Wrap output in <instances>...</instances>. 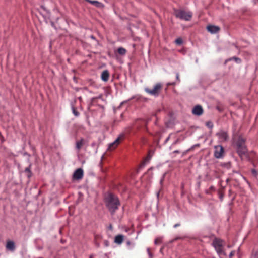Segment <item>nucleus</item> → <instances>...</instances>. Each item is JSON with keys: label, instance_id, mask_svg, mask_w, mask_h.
I'll list each match as a JSON object with an SVG mask.
<instances>
[{"label": "nucleus", "instance_id": "2f4dec72", "mask_svg": "<svg viewBox=\"0 0 258 258\" xmlns=\"http://www.w3.org/2000/svg\"><path fill=\"white\" fill-rule=\"evenodd\" d=\"M230 178H227L226 179V183H228L230 181Z\"/></svg>", "mask_w": 258, "mask_h": 258}, {"label": "nucleus", "instance_id": "393cba45", "mask_svg": "<svg viewBox=\"0 0 258 258\" xmlns=\"http://www.w3.org/2000/svg\"><path fill=\"white\" fill-rule=\"evenodd\" d=\"M180 225V224L179 223L175 224L174 225V228H177V227L179 226Z\"/></svg>", "mask_w": 258, "mask_h": 258}, {"label": "nucleus", "instance_id": "f704fd0d", "mask_svg": "<svg viewBox=\"0 0 258 258\" xmlns=\"http://www.w3.org/2000/svg\"><path fill=\"white\" fill-rule=\"evenodd\" d=\"M229 195H230L231 194V189H230L229 190Z\"/></svg>", "mask_w": 258, "mask_h": 258}, {"label": "nucleus", "instance_id": "7ed1b4c3", "mask_svg": "<svg viewBox=\"0 0 258 258\" xmlns=\"http://www.w3.org/2000/svg\"><path fill=\"white\" fill-rule=\"evenodd\" d=\"M174 15L176 17L185 21H190L192 17V13L183 9H175Z\"/></svg>", "mask_w": 258, "mask_h": 258}, {"label": "nucleus", "instance_id": "0eeeda50", "mask_svg": "<svg viewBox=\"0 0 258 258\" xmlns=\"http://www.w3.org/2000/svg\"><path fill=\"white\" fill-rule=\"evenodd\" d=\"M123 139L124 135H120L113 143L110 144L108 149L111 151L115 149Z\"/></svg>", "mask_w": 258, "mask_h": 258}, {"label": "nucleus", "instance_id": "b1692460", "mask_svg": "<svg viewBox=\"0 0 258 258\" xmlns=\"http://www.w3.org/2000/svg\"><path fill=\"white\" fill-rule=\"evenodd\" d=\"M235 254V251H234V250L232 251L230 253V254H229V258H232L233 256Z\"/></svg>", "mask_w": 258, "mask_h": 258}, {"label": "nucleus", "instance_id": "2eb2a0df", "mask_svg": "<svg viewBox=\"0 0 258 258\" xmlns=\"http://www.w3.org/2000/svg\"><path fill=\"white\" fill-rule=\"evenodd\" d=\"M6 248L11 250H14L15 249V244L13 241H8L7 242Z\"/></svg>", "mask_w": 258, "mask_h": 258}, {"label": "nucleus", "instance_id": "39448f33", "mask_svg": "<svg viewBox=\"0 0 258 258\" xmlns=\"http://www.w3.org/2000/svg\"><path fill=\"white\" fill-rule=\"evenodd\" d=\"M162 88L163 85L160 83H158L155 84L153 88L150 89L149 88H146L145 89V91L148 94L152 96L157 97L159 95L160 93L161 92L162 89Z\"/></svg>", "mask_w": 258, "mask_h": 258}, {"label": "nucleus", "instance_id": "6ab92c4d", "mask_svg": "<svg viewBox=\"0 0 258 258\" xmlns=\"http://www.w3.org/2000/svg\"><path fill=\"white\" fill-rule=\"evenodd\" d=\"M151 159V156L148 155L145 159L144 162L142 163V165L144 166L147 162H148Z\"/></svg>", "mask_w": 258, "mask_h": 258}, {"label": "nucleus", "instance_id": "473e14b6", "mask_svg": "<svg viewBox=\"0 0 258 258\" xmlns=\"http://www.w3.org/2000/svg\"><path fill=\"white\" fill-rule=\"evenodd\" d=\"M239 251H240V248L239 247L238 249V250H237V253H239Z\"/></svg>", "mask_w": 258, "mask_h": 258}, {"label": "nucleus", "instance_id": "72a5a7b5", "mask_svg": "<svg viewBox=\"0 0 258 258\" xmlns=\"http://www.w3.org/2000/svg\"><path fill=\"white\" fill-rule=\"evenodd\" d=\"M174 152V153H179V152L178 150H176Z\"/></svg>", "mask_w": 258, "mask_h": 258}, {"label": "nucleus", "instance_id": "7c9ffc66", "mask_svg": "<svg viewBox=\"0 0 258 258\" xmlns=\"http://www.w3.org/2000/svg\"><path fill=\"white\" fill-rule=\"evenodd\" d=\"M126 244L127 245H130L132 244V243L130 241H127Z\"/></svg>", "mask_w": 258, "mask_h": 258}, {"label": "nucleus", "instance_id": "ea45409f", "mask_svg": "<svg viewBox=\"0 0 258 258\" xmlns=\"http://www.w3.org/2000/svg\"><path fill=\"white\" fill-rule=\"evenodd\" d=\"M252 172H253V173H256V171H255V170H253V171H252Z\"/></svg>", "mask_w": 258, "mask_h": 258}, {"label": "nucleus", "instance_id": "9b49d317", "mask_svg": "<svg viewBox=\"0 0 258 258\" xmlns=\"http://www.w3.org/2000/svg\"><path fill=\"white\" fill-rule=\"evenodd\" d=\"M207 29L211 33H216L220 30V28L216 26L209 25L207 27Z\"/></svg>", "mask_w": 258, "mask_h": 258}, {"label": "nucleus", "instance_id": "dca6fc26", "mask_svg": "<svg viewBox=\"0 0 258 258\" xmlns=\"http://www.w3.org/2000/svg\"><path fill=\"white\" fill-rule=\"evenodd\" d=\"M117 52L121 55H124L126 53V50L123 47H119L117 49Z\"/></svg>", "mask_w": 258, "mask_h": 258}, {"label": "nucleus", "instance_id": "58836bf2", "mask_svg": "<svg viewBox=\"0 0 258 258\" xmlns=\"http://www.w3.org/2000/svg\"><path fill=\"white\" fill-rule=\"evenodd\" d=\"M148 121H149V120H148V121H146V122H145V123H146V125H147V122H148Z\"/></svg>", "mask_w": 258, "mask_h": 258}, {"label": "nucleus", "instance_id": "c756f323", "mask_svg": "<svg viewBox=\"0 0 258 258\" xmlns=\"http://www.w3.org/2000/svg\"><path fill=\"white\" fill-rule=\"evenodd\" d=\"M253 258H258V253H256L253 255Z\"/></svg>", "mask_w": 258, "mask_h": 258}, {"label": "nucleus", "instance_id": "a878e982", "mask_svg": "<svg viewBox=\"0 0 258 258\" xmlns=\"http://www.w3.org/2000/svg\"><path fill=\"white\" fill-rule=\"evenodd\" d=\"M164 179V177L163 176V177L160 180V184H162Z\"/></svg>", "mask_w": 258, "mask_h": 258}, {"label": "nucleus", "instance_id": "f257e3e1", "mask_svg": "<svg viewBox=\"0 0 258 258\" xmlns=\"http://www.w3.org/2000/svg\"><path fill=\"white\" fill-rule=\"evenodd\" d=\"M106 206L111 212L114 214L116 210L118 209L120 205V202L118 198L113 194H109L105 198Z\"/></svg>", "mask_w": 258, "mask_h": 258}, {"label": "nucleus", "instance_id": "f3484780", "mask_svg": "<svg viewBox=\"0 0 258 258\" xmlns=\"http://www.w3.org/2000/svg\"><path fill=\"white\" fill-rule=\"evenodd\" d=\"M31 165L30 164L29 167L26 168L25 169V172L27 174V175L28 177L31 176Z\"/></svg>", "mask_w": 258, "mask_h": 258}, {"label": "nucleus", "instance_id": "cd10ccee", "mask_svg": "<svg viewBox=\"0 0 258 258\" xmlns=\"http://www.w3.org/2000/svg\"><path fill=\"white\" fill-rule=\"evenodd\" d=\"M175 83H174V82H173V83H168L167 84V85H168V86H170V85H175Z\"/></svg>", "mask_w": 258, "mask_h": 258}, {"label": "nucleus", "instance_id": "5701e85b", "mask_svg": "<svg viewBox=\"0 0 258 258\" xmlns=\"http://www.w3.org/2000/svg\"><path fill=\"white\" fill-rule=\"evenodd\" d=\"M206 125L209 128H212L213 127V124L211 121L207 122L206 123Z\"/></svg>", "mask_w": 258, "mask_h": 258}, {"label": "nucleus", "instance_id": "1a4fd4ad", "mask_svg": "<svg viewBox=\"0 0 258 258\" xmlns=\"http://www.w3.org/2000/svg\"><path fill=\"white\" fill-rule=\"evenodd\" d=\"M83 177V171L81 168L77 169L74 173L73 178L75 180L81 179Z\"/></svg>", "mask_w": 258, "mask_h": 258}, {"label": "nucleus", "instance_id": "aec40b11", "mask_svg": "<svg viewBox=\"0 0 258 258\" xmlns=\"http://www.w3.org/2000/svg\"><path fill=\"white\" fill-rule=\"evenodd\" d=\"M73 113L75 116H78L80 114L79 112L74 107H72Z\"/></svg>", "mask_w": 258, "mask_h": 258}, {"label": "nucleus", "instance_id": "4c0bfd02", "mask_svg": "<svg viewBox=\"0 0 258 258\" xmlns=\"http://www.w3.org/2000/svg\"><path fill=\"white\" fill-rule=\"evenodd\" d=\"M148 251L149 254L150 255V254H151V253H150V251H149V249H148Z\"/></svg>", "mask_w": 258, "mask_h": 258}, {"label": "nucleus", "instance_id": "bb28decb", "mask_svg": "<svg viewBox=\"0 0 258 258\" xmlns=\"http://www.w3.org/2000/svg\"><path fill=\"white\" fill-rule=\"evenodd\" d=\"M176 79L177 80H178L179 81H180L179 80V75L178 73H177L176 74Z\"/></svg>", "mask_w": 258, "mask_h": 258}, {"label": "nucleus", "instance_id": "4468645a", "mask_svg": "<svg viewBox=\"0 0 258 258\" xmlns=\"http://www.w3.org/2000/svg\"><path fill=\"white\" fill-rule=\"evenodd\" d=\"M85 144V140L84 139H81L79 141H77L76 143V148L78 151H79L82 146Z\"/></svg>", "mask_w": 258, "mask_h": 258}, {"label": "nucleus", "instance_id": "9d476101", "mask_svg": "<svg viewBox=\"0 0 258 258\" xmlns=\"http://www.w3.org/2000/svg\"><path fill=\"white\" fill-rule=\"evenodd\" d=\"M192 112L194 115L200 116L203 113L202 107L200 105H197L192 109Z\"/></svg>", "mask_w": 258, "mask_h": 258}, {"label": "nucleus", "instance_id": "20e7f679", "mask_svg": "<svg viewBox=\"0 0 258 258\" xmlns=\"http://www.w3.org/2000/svg\"><path fill=\"white\" fill-rule=\"evenodd\" d=\"M212 245L214 246L216 252L219 255H226V253H225L223 250V240L218 238H215L213 240Z\"/></svg>", "mask_w": 258, "mask_h": 258}, {"label": "nucleus", "instance_id": "4be33fe9", "mask_svg": "<svg viewBox=\"0 0 258 258\" xmlns=\"http://www.w3.org/2000/svg\"><path fill=\"white\" fill-rule=\"evenodd\" d=\"M182 40L181 38H178L175 40V43L177 45H181L182 43Z\"/></svg>", "mask_w": 258, "mask_h": 258}, {"label": "nucleus", "instance_id": "c85d7f7f", "mask_svg": "<svg viewBox=\"0 0 258 258\" xmlns=\"http://www.w3.org/2000/svg\"><path fill=\"white\" fill-rule=\"evenodd\" d=\"M233 59H235L236 61H237V60H240V59L237 57H233Z\"/></svg>", "mask_w": 258, "mask_h": 258}, {"label": "nucleus", "instance_id": "f03ea898", "mask_svg": "<svg viewBox=\"0 0 258 258\" xmlns=\"http://www.w3.org/2000/svg\"><path fill=\"white\" fill-rule=\"evenodd\" d=\"M245 141L246 139L242 136H239L235 141V146L237 153L241 158L245 155L247 152Z\"/></svg>", "mask_w": 258, "mask_h": 258}, {"label": "nucleus", "instance_id": "a19ab883", "mask_svg": "<svg viewBox=\"0 0 258 258\" xmlns=\"http://www.w3.org/2000/svg\"><path fill=\"white\" fill-rule=\"evenodd\" d=\"M90 258H92V256H90Z\"/></svg>", "mask_w": 258, "mask_h": 258}, {"label": "nucleus", "instance_id": "a211bd4d", "mask_svg": "<svg viewBox=\"0 0 258 258\" xmlns=\"http://www.w3.org/2000/svg\"><path fill=\"white\" fill-rule=\"evenodd\" d=\"M224 187H222L221 190H219V194L220 195V199L222 201L223 200V198L224 197V194L223 192V190L224 189Z\"/></svg>", "mask_w": 258, "mask_h": 258}, {"label": "nucleus", "instance_id": "423d86ee", "mask_svg": "<svg viewBox=\"0 0 258 258\" xmlns=\"http://www.w3.org/2000/svg\"><path fill=\"white\" fill-rule=\"evenodd\" d=\"M216 136L218 137V139L221 142H226L229 139V136L227 132L220 130L219 132L216 133Z\"/></svg>", "mask_w": 258, "mask_h": 258}, {"label": "nucleus", "instance_id": "6e6552de", "mask_svg": "<svg viewBox=\"0 0 258 258\" xmlns=\"http://www.w3.org/2000/svg\"><path fill=\"white\" fill-rule=\"evenodd\" d=\"M224 152V148L221 145L215 146L214 156L216 158H220L223 157Z\"/></svg>", "mask_w": 258, "mask_h": 258}, {"label": "nucleus", "instance_id": "f8f14e48", "mask_svg": "<svg viewBox=\"0 0 258 258\" xmlns=\"http://www.w3.org/2000/svg\"><path fill=\"white\" fill-rule=\"evenodd\" d=\"M124 239V236L122 235H117L115 237L114 242L118 244H121Z\"/></svg>", "mask_w": 258, "mask_h": 258}, {"label": "nucleus", "instance_id": "ddd939ff", "mask_svg": "<svg viewBox=\"0 0 258 258\" xmlns=\"http://www.w3.org/2000/svg\"><path fill=\"white\" fill-rule=\"evenodd\" d=\"M109 77V72L107 70H105L103 71V72L101 74V79L106 82L108 80Z\"/></svg>", "mask_w": 258, "mask_h": 258}, {"label": "nucleus", "instance_id": "412c9836", "mask_svg": "<svg viewBox=\"0 0 258 258\" xmlns=\"http://www.w3.org/2000/svg\"><path fill=\"white\" fill-rule=\"evenodd\" d=\"M161 242H162V238H157L154 241V243L156 245L159 244L161 243Z\"/></svg>", "mask_w": 258, "mask_h": 258}, {"label": "nucleus", "instance_id": "e433bc0d", "mask_svg": "<svg viewBox=\"0 0 258 258\" xmlns=\"http://www.w3.org/2000/svg\"><path fill=\"white\" fill-rule=\"evenodd\" d=\"M179 238H180L177 237V238H175L174 240H176L178 239H179Z\"/></svg>", "mask_w": 258, "mask_h": 258}, {"label": "nucleus", "instance_id": "c9c22d12", "mask_svg": "<svg viewBox=\"0 0 258 258\" xmlns=\"http://www.w3.org/2000/svg\"><path fill=\"white\" fill-rule=\"evenodd\" d=\"M227 247H228V248H231V245H228L227 246Z\"/></svg>", "mask_w": 258, "mask_h": 258}]
</instances>
